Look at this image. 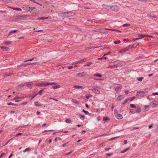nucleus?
<instances>
[{"label": "nucleus", "instance_id": "nucleus-39", "mask_svg": "<svg viewBox=\"0 0 158 158\" xmlns=\"http://www.w3.org/2000/svg\"><path fill=\"white\" fill-rule=\"evenodd\" d=\"M35 9V7H29V9L31 10H33L34 9Z\"/></svg>", "mask_w": 158, "mask_h": 158}, {"label": "nucleus", "instance_id": "nucleus-14", "mask_svg": "<svg viewBox=\"0 0 158 158\" xmlns=\"http://www.w3.org/2000/svg\"><path fill=\"white\" fill-rule=\"evenodd\" d=\"M93 92L97 94H100V91L99 90L95 89H93Z\"/></svg>", "mask_w": 158, "mask_h": 158}, {"label": "nucleus", "instance_id": "nucleus-26", "mask_svg": "<svg viewBox=\"0 0 158 158\" xmlns=\"http://www.w3.org/2000/svg\"><path fill=\"white\" fill-rule=\"evenodd\" d=\"M48 17H42L41 18H38L37 20H44L45 19H48Z\"/></svg>", "mask_w": 158, "mask_h": 158}, {"label": "nucleus", "instance_id": "nucleus-18", "mask_svg": "<svg viewBox=\"0 0 158 158\" xmlns=\"http://www.w3.org/2000/svg\"><path fill=\"white\" fill-rule=\"evenodd\" d=\"M105 29L107 30H110V31H117V32H120V33L122 32L121 31L116 30V29H107V28H105Z\"/></svg>", "mask_w": 158, "mask_h": 158}, {"label": "nucleus", "instance_id": "nucleus-46", "mask_svg": "<svg viewBox=\"0 0 158 158\" xmlns=\"http://www.w3.org/2000/svg\"><path fill=\"white\" fill-rule=\"evenodd\" d=\"M7 104L8 105H15L14 103H12V102L7 103Z\"/></svg>", "mask_w": 158, "mask_h": 158}, {"label": "nucleus", "instance_id": "nucleus-25", "mask_svg": "<svg viewBox=\"0 0 158 158\" xmlns=\"http://www.w3.org/2000/svg\"><path fill=\"white\" fill-rule=\"evenodd\" d=\"M94 76L95 77H101L102 76L101 75L99 74L98 73H97L94 74Z\"/></svg>", "mask_w": 158, "mask_h": 158}, {"label": "nucleus", "instance_id": "nucleus-22", "mask_svg": "<svg viewBox=\"0 0 158 158\" xmlns=\"http://www.w3.org/2000/svg\"><path fill=\"white\" fill-rule=\"evenodd\" d=\"M35 105L37 106H41V105L38 102H34Z\"/></svg>", "mask_w": 158, "mask_h": 158}, {"label": "nucleus", "instance_id": "nucleus-42", "mask_svg": "<svg viewBox=\"0 0 158 158\" xmlns=\"http://www.w3.org/2000/svg\"><path fill=\"white\" fill-rule=\"evenodd\" d=\"M82 111L84 112L86 114H87L89 113L88 111L85 110H83Z\"/></svg>", "mask_w": 158, "mask_h": 158}, {"label": "nucleus", "instance_id": "nucleus-53", "mask_svg": "<svg viewBox=\"0 0 158 158\" xmlns=\"http://www.w3.org/2000/svg\"><path fill=\"white\" fill-rule=\"evenodd\" d=\"M135 97H133L131 98V100L130 101V102L132 100H134L135 98Z\"/></svg>", "mask_w": 158, "mask_h": 158}, {"label": "nucleus", "instance_id": "nucleus-23", "mask_svg": "<svg viewBox=\"0 0 158 158\" xmlns=\"http://www.w3.org/2000/svg\"><path fill=\"white\" fill-rule=\"evenodd\" d=\"M13 10H18L19 11H21L22 10L21 8H14L12 7L11 8Z\"/></svg>", "mask_w": 158, "mask_h": 158}, {"label": "nucleus", "instance_id": "nucleus-50", "mask_svg": "<svg viewBox=\"0 0 158 158\" xmlns=\"http://www.w3.org/2000/svg\"><path fill=\"white\" fill-rule=\"evenodd\" d=\"M91 97V96H89L88 95H86V96H85V97L87 99H89V98Z\"/></svg>", "mask_w": 158, "mask_h": 158}, {"label": "nucleus", "instance_id": "nucleus-51", "mask_svg": "<svg viewBox=\"0 0 158 158\" xmlns=\"http://www.w3.org/2000/svg\"><path fill=\"white\" fill-rule=\"evenodd\" d=\"M73 68V67L72 66H69L68 67V69H69V70Z\"/></svg>", "mask_w": 158, "mask_h": 158}, {"label": "nucleus", "instance_id": "nucleus-63", "mask_svg": "<svg viewBox=\"0 0 158 158\" xmlns=\"http://www.w3.org/2000/svg\"><path fill=\"white\" fill-rule=\"evenodd\" d=\"M46 125V123H44V124H43L42 126V127H44V126H45Z\"/></svg>", "mask_w": 158, "mask_h": 158}, {"label": "nucleus", "instance_id": "nucleus-41", "mask_svg": "<svg viewBox=\"0 0 158 158\" xmlns=\"http://www.w3.org/2000/svg\"><path fill=\"white\" fill-rule=\"evenodd\" d=\"M130 111L132 114L134 113H135L134 110L132 109H130Z\"/></svg>", "mask_w": 158, "mask_h": 158}, {"label": "nucleus", "instance_id": "nucleus-20", "mask_svg": "<svg viewBox=\"0 0 158 158\" xmlns=\"http://www.w3.org/2000/svg\"><path fill=\"white\" fill-rule=\"evenodd\" d=\"M52 87L54 89H56L60 88V85H54Z\"/></svg>", "mask_w": 158, "mask_h": 158}, {"label": "nucleus", "instance_id": "nucleus-2", "mask_svg": "<svg viewBox=\"0 0 158 158\" xmlns=\"http://www.w3.org/2000/svg\"><path fill=\"white\" fill-rule=\"evenodd\" d=\"M134 44L132 45H129L128 46L120 50L119 52L121 53H122L123 52H127L131 48H132L134 47ZM137 45L135 47H136Z\"/></svg>", "mask_w": 158, "mask_h": 158}, {"label": "nucleus", "instance_id": "nucleus-48", "mask_svg": "<svg viewBox=\"0 0 158 158\" xmlns=\"http://www.w3.org/2000/svg\"><path fill=\"white\" fill-rule=\"evenodd\" d=\"M22 133H19L18 134H16L15 136H18L20 135H22Z\"/></svg>", "mask_w": 158, "mask_h": 158}, {"label": "nucleus", "instance_id": "nucleus-15", "mask_svg": "<svg viewBox=\"0 0 158 158\" xmlns=\"http://www.w3.org/2000/svg\"><path fill=\"white\" fill-rule=\"evenodd\" d=\"M157 101L156 100H154L151 103L152 104V107H153L156 106L157 105Z\"/></svg>", "mask_w": 158, "mask_h": 158}, {"label": "nucleus", "instance_id": "nucleus-19", "mask_svg": "<svg viewBox=\"0 0 158 158\" xmlns=\"http://www.w3.org/2000/svg\"><path fill=\"white\" fill-rule=\"evenodd\" d=\"M72 101L73 102V103H75V104H78L79 103V102L76 99H73Z\"/></svg>", "mask_w": 158, "mask_h": 158}, {"label": "nucleus", "instance_id": "nucleus-33", "mask_svg": "<svg viewBox=\"0 0 158 158\" xmlns=\"http://www.w3.org/2000/svg\"><path fill=\"white\" fill-rule=\"evenodd\" d=\"M92 63L91 62H88L87 64L86 65H84V66L85 67L86 66H89Z\"/></svg>", "mask_w": 158, "mask_h": 158}, {"label": "nucleus", "instance_id": "nucleus-38", "mask_svg": "<svg viewBox=\"0 0 158 158\" xmlns=\"http://www.w3.org/2000/svg\"><path fill=\"white\" fill-rule=\"evenodd\" d=\"M65 121L66 123H70L71 122V121L69 119H67L65 120Z\"/></svg>", "mask_w": 158, "mask_h": 158}, {"label": "nucleus", "instance_id": "nucleus-61", "mask_svg": "<svg viewBox=\"0 0 158 158\" xmlns=\"http://www.w3.org/2000/svg\"><path fill=\"white\" fill-rule=\"evenodd\" d=\"M4 154V153H2V154L1 155H0V158H1Z\"/></svg>", "mask_w": 158, "mask_h": 158}, {"label": "nucleus", "instance_id": "nucleus-6", "mask_svg": "<svg viewBox=\"0 0 158 158\" xmlns=\"http://www.w3.org/2000/svg\"><path fill=\"white\" fill-rule=\"evenodd\" d=\"M110 9L113 11H118L119 10V8L117 6H114L111 7Z\"/></svg>", "mask_w": 158, "mask_h": 158}, {"label": "nucleus", "instance_id": "nucleus-40", "mask_svg": "<svg viewBox=\"0 0 158 158\" xmlns=\"http://www.w3.org/2000/svg\"><path fill=\"white\" fill-rule=\"evenodd\" d=\"M69 142H67L64 144L62 145V146L63 147H65L66 145L68 144L69 143Z\"/></svg>", "mask_w": 158, "mask_h": 158}, {"label": "nucleus", "instance_id": "nucleus-58", "mask_svg": "<svg viewBox=\"0 0 158 158\" xmlns=\"http://www.w3.org/2000/svg\"><path fill=\"white\" fill-rule=\"evenodd\" d=\"M127 143V140H124V144H126Z\"/></svg>", "mask_w": 158, "mask_h": 158}, {"label": "nucleus", "instance_id": "nucleus-29", "mask_svg": "<svg viewBox=\"0 0 158 158\" xmlns=\"http://www.w3.org/2000/svg\"><path fill=\"white\" fill-rule=\"evenodd\" d=\"M131 25V24L129 23H126L123 25V27H128Z\"/></svg>", "mask_w": 158, "mask_h": 158}, {"label": "nucleus", "instance_id": "nucleus-21", "mask_svg": "<svg viewBox=\"0 0 158 158\" xmlns=\"http://www.w3.org/2000/svg\"><path fill=\"white\" fill-rule=\"evenodd\" d=\"M84 61L83 60H82L81 61H77L73 63L72 64H79V63H82V62H83Z\"/></svg>", "mask_w": 158, "mask_h": 158}, {"label": "nucleus", "instance_id": "nucleus-5", "mask_svg": "<svg viewBox=\"0 0 158 158\" xmlns=\"http://www.w3.org/2000/svg\"><path fill=\"white\" fill-rule=\"evenodd\" d=\"M147 91H138L137 92V94H136L137 96L139 95V94H140L141 96H143V94H147Z\"/></svg>", "mask_w": 158, "mask_h": 158}, {"label": "nucleus", "instance_id": "nucleus-10", "mask_svg": "<svg viewBox=\"0 0 158 158\" xmlns=\"http://www.w3.org/2000/svg\"><path fill=\"white\" fill-rule=\"evenodd\" d=\"M67 13L66 12L60 13L58 14V15L61 17H67Z\"/></svg>", "mask_w": 158, "mask_h": 158}, {"label": "nucleus", "instance_id": "nucleus-31", "mask_svg": "<svg viewBox=\"0 0 158 158\" xmlns=\"http://www.w3.org/2000/svg\"><path fill=\"white\" fill-rule=\"evenodd\" d=\"M130 106L131 108H136V106L134 104H130Z\"/></svg>", "mask_w": 158, "mask_h": 158}, {"label": "nucleus", "instance_id": "nucleus-47", "mask_svg": "<svg viewBox=\"0 0 158 158\" xmlns=\"http://www.w3.org/2000/svg\"><path fill=\"white\" fill-rule=\"evenodd\" d=\"M73 151H71L69 152L66 153L65 154V155H69V154H70L71 153H72L73 152Z\"/></svg>", "mask_w": 158, "mask_h": 158}, {"label": "nucleus", "instance_id": "nucleus-7", "mask_svg": "<svg viewBox=\"0 0 158 158\" xmlns=\"http://www.w3.org/2000/svg\"><path fill=\"white\" fill-rule=\"evenodd\" d=\"M115 117L118 119H121L123 118V116L120 114H118V113L115 114Z\"/></svg>", "mask_w": 158, "mask_h": 158}, {"label": "nucleus", "instance_id": "nucleus-4", "mask_svg": "<svg viewBox=\"0 0 158 158\" xmlns=\"http://www.w3.org/2000/svg\"><path fill=\"white\" fill-rule=\"evenodd\" d=\"M86 74V72H82L77 73L76 75L78 77H82L85 76Z\"/></svg>", "mask_w": 158, "mask_h": 158}, {"label": "nucleus", "instance_id": "nucleus-13", "mask_svg": "<svg viewBox=\"0 0 158 158\" xmlns=\"http://www.w3.org/2000/svg\"><path fill=\"white\" fill-rule=\"evenodd\" d=\"M18 19H23L26 18V15H19L18 17Z\"/></svg>", "mask_w": 158, "mask_h": 158}, {"label": "nucleus", "instance_id": "nucleus-30", "mask_svg": "<svg viewBox=\"0 0 158 158\" xmlns=\"http://www.w3.org/2000/svg\"><path fill=\"white\" fill-rule=\"evenodd\" d=\"M136 113H139L141 112V109L139 107H138L136 110Z\"/></svg>", "mask_w": 158, "mask_h": 158}, {"label": "nucleus", "instance_id": "nucleus-44", "mask_svg": "<svg viewBox=\"0 0 158 158\" xmlns=\"http://www.w3.org/2000/svg\"><path fill=\"white\" fill-rule=\"evenodd\" d=\"M120 43V40H118L117 41H115L114 42V44H119V43Z\"/></svg>", "mask_w": 158, "mask_h": 158}, {"label": "nucleus", "instance_id": "nucleus-28", "mask_svg": "<svg viewBox=\"0 0 158 158\" xmlns=\"http://www.w3.org/2000/svg\"><path fill=\"white\" fill-rule=\"evenodd\" d=\"M17 30L12 31L9 33V35H10L12 33H16V32H17Z\"/></svg>", "mask_w": 158, "mask_h": 158}, {"label": "nucleus", "instance_id": "nucleus-3", "mask_svg": "<svg viewBox=\"0 0 158 158\" xmlns=\"http://www.w3.org/2000/svg\"><path fill=\"white\" fill-rule=\"evenodd\" d=\"M121 65L120 63H118L117 61L112 62L110 63V66L113 67L114 68H116L118 66H120Z\"/></svg>", "mask_w": 158, "mask_h": 158}, {"label": "nucleus", "instance_id": "nucleus-1", "mask_svg": "<svg viewBox=\"0 0 158 158\" xmlns=\"http://www.w3.org/2000/svg\"><path fill=\"white\" fill-rule=\"evenodd\" d=\"M56 84V82H40L35 83V85L39 86H47L49 85H55Z\"/></svg>", "mask_w": 158, "mask_h": 158}, {"label": "nucleus", "instance_id": "nucleus-8", "mask_svg": "<svg viewBox=\"0 0 158 158\" xmlns=\"http://www.w3.org/2000/svg\"><path fill=\"white\" fill-rule=\"evenodd\" d=\"M125 97V96L124 95H120L117 98L116 100L118 101H121L122 99L124 98Z\"/></svg>", "mask_w": 158, "mask_h": 158}, {"label": "nucleus", "instance_id": "nucleus-32", "mask_svg": "<svg viewBox=\"0 0 158 158\" xmlns=\"http://www.w3.org/2000/svg\"><path fill=\"white\" fill-rule=\"evenodd\" d=\"M31 149L29 148H27L26 149H25L24 150H23V152H26L28 151H30Z\"/></svg>", "mask_w": 158, "mask_h": 158}, {"label": "nucleus", "instance_id": "nucleus-24", "mask_svg": "<svg viewBox=\"0 0 158 158\" xmlns=\"http://www.w3.org/2000/svg\"><path fill=\"white\" fill-rule=\"evenodd\" d=\"M12 43L11 41H5L4 42V44L6 45H8L11 44Z\"/></svg>", "mask_w": 158, "mask_h": 158}, {"label": "nucleus", "instance_id": "nucleus-12", "mask_svg": "<svg viewBox=\"0 0 158 158\" xmlns=\"http://www.w3.org/2000/svg\"><path fill=\"white\" fill-rule=\"evenodd\" d=\"M102 6L103 8L109 10L111 8V7L110 6L106 5H102Z\"/></svg>", "mask_w": 158, "mask_h": 158}, {"label": "nucleus", "instance_id": "nucleus-52", "mask_svg": "<svg viewBox=\"0 0 158 158\" xmlns=\"http://www.w3.org/2000/svg\"><path fill=\"white\" fill-rule=\"evenodd\" d=\"M85 116L84 115H81L80 116V118L81 119H82V118H85Z\"/></svg>", "mask_w": 158, "mask_h": 158}, {"label": "nucleus", "instance_id": "nucleus-60", "mask_svg": "<svg viewBox=\"0 0 158 158\" xmlns=\"http://www.w3.org/2000/svg\"><path fill=\"white\" fill-rule=\"evenodd\" d=\"M105 120L106 121L107 120H109V118L108 117H106L105 119Z\"/></svg>", "mask_w": 158, "mask_h": 158}, {"label": "nucleus", "instance_id": "nucleus-34", "mask_svg": "<svg viewBox=\"0 0 158 158\" xmlns=\"http://www.w3.org/2000/svg\"><path fill=\"white\" fill-rule=\"evenodd\" d=\"M143 77H139L137 78V80L139 81H141L143 79Z\"/></svg>", "mask_w": 158, "mask_h": 158}, {"label": "nucleus", "instance_id": "nucleus-11", "mask_svg": "<svg viewBox=\"0 0 158 158\" xmlns=\"http://www.w3.org/2000/svg\"><path fill=\"white\" fill-rule=\"evenodd\" d=\"M0 48H1L3 51H8L9 50V48L7 47H5L4 46H0Z\"/></svg>", "mask_w": 158, "mask_h": 158}, {"label": "nucleus", "instance_id": "nucleus-57", "mask_svg": "<svg viewBox=\"0 0 158 158\" xmlns=\"http://www.w3.org/2000/svg\"><path fill=\"white\" fill-rule=\"evenodd\" d=\"M33 58H32V59H31V60H25V61H24V62H27V61H31V60H33Z\"/></svg>", "mask_w": 158, "mask_h": 158}, {"label": "nucleus", "instance_id": "nucleus-49", "mask_svg": "<svg viewBox=\"0 0 158 158\" xmlns=\"http://www.w3.org/2000/svg\"><path fill=\"white\" fill-rule=\"evenodd\" d=\"M152 94L153 95H158V92L154 93Z\"/></svg>", "mask_w": 158, "mask_h": 158}, {"label": "nucleus", "instance_id": "nucleus-56", "mask_svg": "<svg viewBox=\"0 0 158 158\" xmlns=\"http://www.w3.org/2000/svg\"><path fill=\"white\" fill-rule=\"evenodd\" d=\"M36 64V63H28L27 64V65H29V64Z\"/></svg>", "mask_w": 158, "mask_h": 158}, {"label": "nucleus", "instance_id": "nucleus-54", "mask_svg": "<svg viewBox=\"0 0 158 158\" xmlns=\"http://www.w3.org/2000/svg\"><path fill=\"white\" fill-rule=\"evenodd\" d=\"M37 95V94H35L34 96H33L31 98V99H33L35 97V96H36Z\"/></svg>", "mask_w": 158, "mask_h": 158}, {"label": "nucleus", "instance_id": "nucleus-62", "mask_svg": "<svg viewBox=\"0 0 158 158\" xmlns=\"http://www.w3.org/2000/svg\"><path fill=\"white\" fill-rule=\"evenodd\" d=\"M114 114H115L116 113H117V110L116 109H115L114 110Z\"/></svg>", "mask_w": 158, "mask_h": 158}, {"label": "nucleus", "instance_id": "nucleus-37", "mask_svg": "<svg viewBox=\"0 0 158 158\" xmlns=\"http://www.w3.org/2000/svg\"><path fill=\"white\" fill-rule=\"evenodd\" d=\"M5 2H6L9 3H11L12 2L11 0H5Z\"/></svg>", "mask_w": 158, "mask_h": 158}, {"label": "nucleus", "instance_id": "nucleus-17", "mask_svg": "<svg viewBox=\"0 0 158 158\" xmlns=\"http://www.w3.org/2000/svg\"><path fill=\"white\" fill-rule=\"evenodd\" d=\"M67 17H70L73 16L74 15V13H72L71 12H67Z\"/></svg>", "mask_w": 158, "mask_h": 158}, {"label": "nucleus", "instance_id": "nucleus-64", "mask_svg": "<svg viewBox=\"0 0 158 158\" xmlns=\"http://www.w3.org/2000/svg\"><path fill=\"white\" fill-rule=\"evenodd\" d=\"M13 155L12 153H11L10 154V156H9L8 158H10Z\"/></svg>", "mask_w": 158, "mask_h": 158}, {"label": "nucleus", "instance_id": "nucleus-16", "mask_svg": "<svg viewBox=\"0 0 158 158\" xmlns=\"http://www.w3.org/2000/svg\"><path fill=\"white\" fill-rule=\"evenodd\" d=\"M73 87L76 89H82V86H81L77 85H74L73 86Z\"/></svg>", "mask_w": 158, "mask_h": 158}, {"label": "nucleus", "instance_id": "nucleus-9", "mask_svg": "<svg viewBox=\"0 0 158 158\" xmlns=\"http://www.w3.org/2000/svg\"><path fill=\"white\" fill-rule=\"evenodd\" d=\"M138 36L139 37V39H142L144 37H151L152 36L148 35H147L146 34H139L138 35Z\"/></svg>", "mask_w": 158, "mask_h": 158}, {"label": "nucleus", "instance_id": "nucleus-43", "mask_svg": "<svg viewBox=\"0 0 158 158\" xmlns=\"http://www.w3.org/2000/svg\"><path fill=\"white\" fill-rule=\"evenodd\" d=\"M26 85L29 87H32V85L30 83L27 84Z\"/></svg>", "mask_w": 158, "mask_h": 158}, {"label": "nucleus", "instance_id": "nucleus-27", "mask_svg": "<svg viewBox=\"0 0 158 158\" xmlns=\"http://www.w3.org/2000/svg\"><path fill=\"white\" fill-rule=\"evenodd\" d=\"M149 109V106H144V111H146L148 110Z\"/></svg>", "mask_w": 158, "mask_h": 158}, {"label": "nucleus", "instance_id": "nucleus-45", "mask_svg": "<svg viewBox=\"0 0 158 158\" xmlns=\"http://www.w3.org/2000/svg\"><path fill=\"white\" fill-rule=\"evenodd\" d=\"M106 155L107 156H111L112 155V153H107L106 154Z\"/></svg>", "mask_w": 158, "mask_h": 158}, {"label": "nucleus", "instance_id": "nucleus-35", "mask_svg": "<svg viewBox=\"0 0 158 158\" xmlns=\"http://www.w3.org/2000/svg\"><path fill=\"white\" fill-rule=\"evenodd\" d=\"M43 89H41L39 91V92H38V94H40V95H42V92H43Z\"/></svg>", "mask_w": 158, "mask_h": 158}, {"label": "nucleus", "instance_id": "nucleus-36", "mask_svg": "<svg viewBox=\"0 0 158 158\" xmlns=\"http://www.w3.org/2000/svg\"><path fill=\"white\" fill-rule=\"evenodd\" d=\"M129 149V148H127L125 149V150H124L123 151H122L121 152V153H122L125 152L127 151Z\"/></svg>", "mask_w": 158, "mask_h": 158}, {"label": "nucleus", "instance_id": "nucleus-59", "mask_svg": "<svg viewBox=\"0 0 158 158\" xmlns=\"http://www.w3.org/2000/svg\"><path fill=\"white\" fill-rule=\"evenodd\" d=\"M139 38H134L133 39V40H134V41H135L136 40H139Z\"/></svg>", "mask_w": 158, "mask_h": 158}, {"label": "nucleus", "instance_id": "nucleus-55", "mask_svg": "<svg viewBox=\"0 0 158 158\" xmlns=\"http://www.w3.org/2000/svg\"><path fill=\"white\" fill-rule=\"evenodd\" d=\"M110 149H111L110 148H106L104 150H105V151H108Z\"/></svg>", "mask_w": 158, "mask_h": 158}]
</instances>
